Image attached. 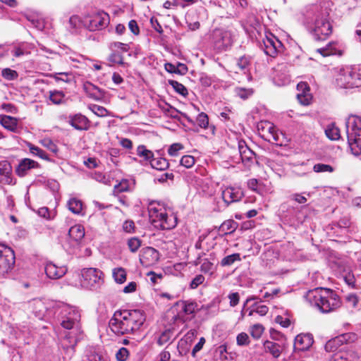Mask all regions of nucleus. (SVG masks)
Segmentation results:
<instances>
[{
	"label": "nucleus",
	"mask_w": 361,
	"mask_h": 361,
	"mask_svg": "<svg viewBox=\"0 0 361 361\" xmlns=\"http://www.w3.org/2000/svg\"><path fill=\"white\" fill-rule=\"evenodd\" d=\"M54 308L57 322L63 329L72 330L61 340V347L71 357L73 354L75 346L80 339V312L76 307L63 303L56 305Z\"/></svg>",
	"instance_id": "nucleus-1"
},
{
	"label": "nucleus",
	"mask_w": 361,
	"mask_h": 361,
	"mask_svg": "<svg viewBox=\"0 0 361 361\" xmlns=\"http://www.w3.org/2000/svg\"><path fill=\"white\" fill-rule=\"evenodd\" d=\"M145 320V313L141 310L116 311L109 320V326L117 336L133 334L140 330Z\"/></svg>",
	"instance_id": "nucleus-2"
},
{
	"label": "nucleus",
	"mask_w": 361,
	"mask_h": 361,
	"mask_svg": "<svg viewBox=\"0 0 361 361\" xmlns=\"http://www.w3.org/2000/svg\"><path fill=\"white\" fill-rule=\"evenodd\" d=\"M311 306L322 313H329L337 310L341 304L338 295L329 288H317L307 292L305 296Z\"/></svg>",
	"instance_id": "nucleus-3"
},
{
	"label": "nucleus",
	"mask_w": 361,
	"mask_h": 361,
	"mask_svg": "<svg viewBox=\"0 0 361 361\" xmlns=\"http://www.w3.org/2000/svg\"><path fill=\"white\" fill-rule=\"evenodd\" d=\"M151 224L161 230H170L177 225V217L164 203L152 201L148 204Z\"/></svg>",
	"instance_id": "nucleus-4"
},
{
	"label": "nucleus",
	"mask_w": 361,
	"mask_h": 361,
	"mask_svg": "<svg viewBox=\"0 0 361 361\" xmlns=\"http://www.w3.org/2000/svg\"><path fill=\"white\" fill-rule=\"evenodd\" d=\"M345 126L350 148L354 155L358 156L361 154V118L350 116Z\"/></svg>",
	"instance_id": "nucleus-5"
},
{
	"label": "nucleus",
	"mask_w": 361,
	"mask_h": 361,
	"mask_svg": "<svg viewBox=\"0 0 361 361\" xmlns=\"http://www.w3.org/2000/svg\"><path fill=\"white\" fill-rule=\"evenodd\" d=\"M329 11L325 5L315 14L312 27V35L317 40H324L332 32V26L329 20Z\"/></svg>",
	"instance_id": "nucleus-6"
},
{
	"label": "nucleus",
	"mask_w": 361,
	"mask_h": 361,
	"mask_svg": "<svg viewBox=\"0 0 361 361\" xmlns=\"http://www.w3.org/2000/svg\"><path fill=\"white\" fill-rule=\"evenodd\" d=\"M337 85L343 88H354L361 86V74L350 67L340 71L336 78Z\"/></svg>",
	"instance_id": "nucleus-7"
},
{
	"label": "nucleus",
	"mask_w": 361,
	"mask_h": 361,
	"mask_svg": "<svg viewBox=\"0 0 361 361\" xmlns=\"http://www.w3.org/2000/svg\"><path fill=\"white\" fill-rule=\"evenodd\" d=\"M82 285L87 288H97L103 283V273L98 269H84L81 272Z\"/></svg>",
	"instance_id": "nucleus-8"
},
{
	"label": "nucleus",
	"mask_w": 361,
	"mask_h": 361,
	"mask_svg": "<svg viewBox=\"0 0 361 361\" xmlns=\"http://www.w3.org/2000/svg\"><path fill=\"white\" fill-rule=\"evenodd\" d=\"M15 264V254L13 250L0 244V279L11 271Z\"/></svg>",
	"instance_id": "nucleus-9"
},
{
	"label": "nucleus",
	"mask_w": 361,
	"mask_h": 361,
	"mask_svg": "<svg viewBox=\"0 0 361 361\" xmlns=\"http://www.w3.org/2000/svg\"><path fill=\"white\" fill-rule=\"evenodd\" d=\"M260 48L269 56L275 57L278 53L283 51V44L281 41L271 32H266L264 37L260 42Z\"/></svg>",
	"instance_id": "nucleus-10"
},
{
	"label": "nucleus",
	"mask_w": 361,
	"mask_h": 361,
	"mask_svg": "<svg viewBox=\"0 0 361 361\" xmlns=\"http://www.w3.org/2000/svg\"><path fill=\"white\" fill-rule=\"evenodd\" d=\"M109 23V16L104 11H99L94 13L91 16L86 18L84 21L85 26L90 31L102 30L107 27Z\"/></svg>",
	"instance_id": "nucleus-11"
},
{
	"label": "nucleus",
	"mask_w": 361,
	"mask_h": 361,
	"mask_svg": "<svg viewBox=\"0 0 361 361\" xmlns=\"http://www.w3.org/2000/svg\"><path fill=\"white\" fill-rule=\"evenodd\" d=\"M259 135L265 140L282 145L280 141V134L277 133L274 124L269 121H261L257 124Z\"/></svg>",
	"instance_id": "nucleus-12"
},
{
	"label": "nucleus",
	"mask_w": 361,
	"mask_h": 361,
	"mask_svg": "<svg viewBox=\"0 0 361 361\" xmlns=\"http://www.w3.org/2000/svg\"><path fill=\"white\" fill-rule=\"evenodd\" d=\"M212 43L216 51H225L231 45V34L228 31L216 29L212 33Z\"/></svg>",
	"instance_id": "nucleus-13"
},
{
	"label": "nucleus",
	"mask_w": 361,
	"mask_h": 361,
	"mask_svg": "<svg viewBox=\"0 0 361 361\" xmlns=\"http://www.w3.org/2000/svg\"><path fill=\"white\" fill-rule=\"evenodd\" d=\"M355 337V334L351 333L341 334L328 341L325 344L324 348L327 352H334L342 345L353 341Z\"/></svg>",
	"instance_id": "nucleus-14"
},
{
	"label": "nucleus",
	"mask_w": 361,
	"mask_h": 361,
	"mask_svg": "<svg viewBox=\"0 0 361 361\" xmlns=\"http://www.w3.org/2000/svg\"><path fill=\"white\" fill-rule=\"evenodd\" d=\"M159 259V252L152 247L143 248L140 254V262L144 267H150L155 264Z\"/></svg>",
	"instance_id": "nucleus-15"
},
{
	"label": "nucleus",
	"mask_w": 361,
	"mask_h": 361,
	"mask_svg": "<svg viewBox=\"0 0 361 361\" xmlns=\"http://www.w3.org/2000/svg\"><path fill=\"white\" fill-rule=\"evenodd\" d=\"M0 124L13 133H20L23 129L20 118L8 115L0 114Z\"/></svg>",
	"instance_id": "nucleus-16"
},
{
	"label": "nucleus",
	"mask_w": 361,
	"mask_h": 361,
	"mask_svg": "<svg viewBox=\"0 0 361 361\" xmlns=\"http://www.w3.org/2000/svg\"><path fill=\"white\" fill-rule=\"evenodd\" d=\"M33 48L34 45L32 44L22 42L11 45L8 49V51L13 57L20 58L24 56L30 54Z\"/></svg>",
	"instance_id": "nucleus-17"
},
{
	"label": "nucleus",
	"mask_w": 361,
	"mask_h": 361,
	"mask_svg": "<svg viewBox=\"0 0 361 361\" xmlns=\"http://www.w3.org/2000/svg\"><path fill=\"white\" fill-rule=\"evenodd\" d=\"M221 196L224 202L228 205L240 201L244 196V193L240 188L230 186L222 190Z\"/></svg>",
	"instance_id": "nucleus-18"
},
{
	"label": "nucleus",
	"mask_w": 361,
	"mask_h": 361,
	"mask_svg": "<svg viewBox=\"0 0 361 361\" xmlns=\"http://www.w3.org/2000/svg\"><path fill=\"white\" fill-rule=\"evenodd\" d=\"M0 183L3 185H14L16 183L12 174L11 165L6 160L0 161Z\"/></svg>",
	"instance_id": "nucleus-19"
},
{
	"label": "nucleus",
	"mask_w": 361,
	"mask_h": 361,
	"mask_svg": "<svg viewBox=\"0 0 361 361\" xmlns=\"http://www.w3.org/2000/svg\"><path fill=\"white\" fill-rule=\"evenodd\" d=\"M68 119V123L75 130H87L90 128L89 119L82 114H70Z\"/></svg>",
	"instance_id": "nucleus-20"
},
{
	"label": "nucleus",
	"mask_w": 361,
	"mask_h": 361,
	"mask_svg": "<svg viewBox=\"0 0 361 361\" xmlns=\"http://www.w3.org/2000/svg\"><path fill=\"white\" fill-rule=\"evenodd\" d=\"M314 343L313 336L311 334H300L295 338L294 348L298 351L308 350Z\"/></svg>",
	"instance_id": "nucleus-21"
},
{
	"label": "nucleus",
	"mask_w": 361,
	"mask_h": 361,
	"mask_svg": "<svg viewBox=\"0 0 361 361\" xmlns=\"http://www.w3.org/2000/svg\"><path fill=\"white\" fill-rule=\"evenodd\" d=\"M298 93L297 98L298 102L302 105H309L312 101V97L310 92V87L305 82H300L297 85Z\"/></svg>",
	"instance_id": "nucleus-22"
},
{
	"label": "nucleus",
	"mask_w": 361,
	"mask_h": 361,
	"mask_svg": "<svg viewBox=\"0 0 361 361\" xmlns=\"http://www.w3.org/2000/svg\"><path fill=\"white\" fill-rule=\"evenodd\" d=\"M45 273L51 279H58L63 276L67 272L65 266L58 267L52 262H48L44 267Z\"/></svg>",
	"instance_id": "nucleus-23"
},
{
	"label": "nucleus",
	"mask_w": 361,
	"mask_h": 361,
	"mask_svg": "<svg viewBox=\"0 0 361 361\" xmlns=\"http://www.w3.org/2000/svg\"><path fill=\"white\" fill-rule=\"evenodd\" d=\"M39 167V164L34 160L30 159H22L16 169V174L20 177L25 176L27 172L32 169H36Z\"/></svg>",
	"instance_id": "nucleus-24"
},
{
	"label": "nucleus",
	"mask_w": 361,
	"mask_h": 361,
	"mask_svg": "<svg viewBox=\"0 0 361 361\" xmlns=\"http://www.w3.org/2000/svg\"><path fill=\"white\" fill-rule=\"evenodd\" d=\"M357 354L353 350H339L334 353L329 361H358Z\"/></svg>",
	"instance_id": "nucleus-25"
},
{
	"label": "nucleus",
	"mask_w": 361,
	"mask_h": 361,
	"mask_svg": "<svg viewBox=\"0 0 361 361\" xmlns=\"http://www.w3.org/2000/svg\"><path fill=\"white\" fill-rule=\"evenodd\" d=\"M317 52L319 53L323 56H329L331 55H338L343 54V51L341 49V46L334 42H329L325 47L317 49Z\"/></svg>",
	"instance_id": "nucleus-26"
},
{
	"label": "nucleus",
	"mask_w": 361,
	"mask_h": 361,
	"mask_svg": "<svg viewBox=\"0 0 361 361\" xmlns=\"http://www.w3.org/2000/svg\"><path fill=\"white\" fill-rule=\"evenodd\" d=\"M238 150L243 162H252L255 154L245 144V141L238 142Z\"/></svg>",
	"instance_id": "nucleus-27"
},
{
	"label": "nucleus",
	"mask_w": 361,
	"mask_h": 361,
	"mask_svg": "<svg viewBox=\"0 0 361 361\" xmlns=\"http://www.w3.org/2000/svg\"><path fill=\"white\" fill-rule=\"evenodd\" d=\"M30 305L32 307L35 315L39 318L43 317L48 312L47 307L44 302L40 299H34L30 302Z\"/></svg>",
	"instance_id": "nucleus-28"
},
{
	"label": "nucleus",
	"mask_w": 361,
	"mask_h": 361,
	"mask_svg": "<svg viewBox=\"0 0 361 361\" xmlns=\"http://www.w3.org/2000/svg\"><path fill=\"white\" fill-rule=\"evenodd\" d=\"M49 99L51 104L60 105L66 104L68 98L63 91L54 90L49 92Z\"/></svg>",
	"instance_id": "nucleus-29"
},
{
	"label": "nucleus",
	"mask_w": 361,
	"mask_h": 361,
	"mask_svg": "<svg viewBox=\"0 0 361 361\" xmlns=\"http://www.w3.org/2000/svg\"><path fill=\"white\" fill-rule=\"evenodd\" d=\"M264 348L266 353H269L274 357L278 358L282 352V347L279 343L271 341L264 342Z\"/></svg>",
	"instance_id": "nucleus-30"
},
{
	"label": "nucleus",
	"mask_w": 361,
	"mask_h": 361,
	"mask_svg": "<svg viewBox=\"0 0 361 361\" xmlns=\"http://www.w3.org/2000/svg\"><path fill=\"white\" fill-rule=\"evenodd\" d=\"M83 89L87 94L94 99H99L103 94L102 90L91 82L85 83Z\"/></svg>",
	"instance_id": "nucleus-31"
},
{
	"label": "nucleus",
	"mask_w": 361,
	"mask_h": 361,
	"mask_svg": "<svg viewBox=\"0 0 361 361\" xmlns=\"http://www.w3.org/2000/svg\"><path fill=\"white\" fill-rule=\"evenodd\" d=\"M238 227V224L234 220L228 219L224 221L219 228V232L221 235H228L233 233Z\"/></svg>",
	"instance_id": "nucleus-32"
},
{
	"label": "nucleus",
	"mask_w": 361,
	"mask_h": 361,
	"mask_svg": "<svg viewBox=\"0 0 361 361\" xmlns=\"http://www.w3.org/2000/svg\"><path fill=\"white\" fill-rule=\"evenodd\" d=\"M68 234L73 240L80 241L85 236V229L83 226L80 224L73 226L70 228Z\"/></svg>",
	"instance_id": "nucleus-33"
},
{
	"label": "nucleus",
	"mask_w": 361,
	"mask_h": 361,
	"mask_svg": "<svg viewBox=\"0 0 361 361\" xmlns=\"http://www.w3.org/2000/svg\"><path fill=\"white\" fill-rule=\"evenodd\" d=\"M112 276L116 283L122 284L126 281L127 273L123 267H116L112 270Z\"/></svg>",
	"instance_id": "nucleus-34"
},
{
	"label": "nucleus",
	"mask_w": 361,
	"mask_h": 361,
	"mask_svg": "<svg viewBox=\"0 0 361 361\" xmlns=\"http://www.w3.org/2000/svg\"><path fill=\"white\" fill-rule=\"evenodd\" d=\"M68 207L69 210L75 214H82V202L77 198H71L68 202Z\"/></svg>",
	"instance_id": "nucleus-35"
},
{
	"label": "nucleus",
	"mask_w": 361,
	"mask_h": 361,
	"mask_svg": "<svg viewBox=\"0 0 361 361\" xmlns=\"http://www.w3.org/2000/svg\"><path fill=\"white\" fill-rule=\"evenodd\" d=\"M150 165L157 170L164 171L169 168V163L164 158H153L152 160H151Z\"/></svg>",
	"instance_id": "nucleus-36"
},
{
	"label": "nucleus",
	"mask_w": 361,
	"mask_h": 361,
	"mask_svg": "<svg viewBox=\"0 0 361 361\" xmlns=\"http://www.w3.org/2000/svg\"><path fill=\"white\" fill-rule=\"evenodd\" d=\"M137 155L142 158L145 161L151 162L154 158V154L152 151L147 149L145 145H139L137 148Z\"/></svg>",
	"instance_id": "nucleus-37"
},
{
	"label": "nucleus",
	"mask_w": 361,
	"mask_h": 361,
	"mask_svg": "<svg viewBox=\"0 0 361 361\" xmlns=\"http://www.w3.org/2000/svg\"><path fill=\"white\" fill-rule=\"evenodd\" d=\"M326 135L332 140H337L340 138V130L334 123L329 124L325 129Z\"/></svg>",
	"instance_id": "nucleus-38"
},
{
	"label": "nucleus",
	"mask_w": 361,
	"mask_h": 361,
	"mask_svg": "<svg viewBox=\"0 0 361 361\" xmlns=\"http://www.w3.org/2000/svg\"><path fill=\"white\" fill-rule=\"evenodd\" d=\"M241 260L240 255L239 253H234L224 257L220 264L222 267H228L232 265L235 262Z\"/></svg>",
	"instance_id": "nucleus-39"
},
{
	"label": "nucleus",
	"mask_w": 361,
	"mask_h": 361,
	"mask_svg": "<svg viewBox=\"0 0 361 361\" xmlns=\"http://www.w3.org/2000/svg\"><path fill=\"white\" fill-rule=\"evenodd\" d=\"M251 64V58L248 56H243L240 57L237 61V66L239 69L243 73H246L249 70Z\"/></svg>",
	"instance_id": "nucleus-40"
},
{
	"label": "nucleus",
	"mask_w": 361,
	"mask_h": 361,
	"mask_svg": "<svg viewBox=\"0 0 361 361\" xmlns=\"http://www.w3.org/2000/svg\"><path fill=\"white\" fill-rule=\"evenodd\" d=\"M89 109L97 116L99 117H105L110 116L109 111L104 106L92 104L89 106Z\"/></svg>",
	"instance_id": "nucleus-41"
},
{
	"label": "nucleus",
	"mask_w": 361,
	"mask_h": 361,
	"mask_svg": "<svg viewBox=\"0 0 361 361\" xmlns=\"http://www.w3.org/2000/svg\"><path fill=\"white\" fill-rule=\"evenodd\" d=\"M264 331V328L262 324H256L250 327V334H251L252 337L255 339H259L263 332Z\"/></svg>",
	"instance_id": "nucleus-42"
},
{
	"label": "nucleus",
	"mask_w": 361,
	"mask_h": 361,
	"mask_svg": "<svg viewBox=\"0 0 361 361\" xmlns=\"http://www.w3.org/2000/svg\"><path fill=\"white\" fill-rule=\"evenodd\" d=\"M313 171L315 173H332L334 171V169L329 164L319 163L314 165Z\"/></svg>",
	"instance_id": "nucleus-43"
},
{
	"label": "nucleus",
	"mask_w": 361,
	"mask_h": 361,
	"mask_svg": "<svg viewBox=\"0 0 361 361\" xmlns=\"http://www.w3.org/2000/svg\"><path fill=\"white\" fill-rule=\"evenodd\" d=\"M1 76L7 80H14L18 78V73L16 71L9 68H3L1 70Z\"/></svg>",
	"instance_id": "nucleus-44"
},
{
	"label": "nucleus",
	"mask_w": 361,
	"mask_h": 361,
	"mask_svg": "<svg viewBox=\"0 0 361 361\" xmlns=\"http://www.w3.org/2000/svg\"><path fill=\"white\" fill-rule=\"evenodd\" d=\"M169 82L177 93L183 97H186L188 95V90L183 84L176 80H171Z\"/></svg>",
	"instance_id": "nucleus-45"
},
{
	"label": "nucleus",
	"mask_w": 361,
	"mask_h": 361,
	"mask_svg": "<svg viewBox=\"0 0 361 361\" xmlns=\"http://www.w3.org/2000/svg\"><path fill=\"white\" fill-rule=\"evenodd\" d=\"M29 149L32 154L36 155L42 159L49 160V157L47 153L39 147L33 145H30Z\"/></svg>",
	"instance_id": "nucleus-46"
},
{
	"label": "nucleus",
	"mask_w": 361,
	"mask_h": 361,
	"mask_svg": "<svg viewBox=\"0 0 361 361\" xmlns=\"http://www.w3.org/2000/svg\"><path fill=\"white\" fill-rule=\"evenodd\" d=\"M235 92L240 98L246 99L253 94V90L250 88L236 87Z\"/></svg>",
	"instance_id": "nucleus-47"
},
{
	"label": "nucleus",
	"mask_w": 361,
	"mask_h": 361,
	"mask_svg": "<svg viewBox=\"0 0 361 361\" xmlns=\"http://www.w3.org/2000/svg\"><path fill=\"white\" fill-rule=\"evenodd\" d=\"M195 163V159L194 157L191 155H185L183 156L180 160V164L181 166L189 169L194 166Z\"/></svg>",
	"instance_id": "nucleus-48"
},
{
	"label": "nucleus",
	"mask_w": 361,
	"mask_h": 361,
	"mask_svg": "<svg viewBox=\"0 0 361 361\" xmlns=\"http://www.w3.org/2000/svg\"><path fill=\"white\" fill-rule=\"evenodd\" d=\"M250 340L247 335V334L245 332H241L237 335L236 337V343L239 346H245L248 345L250 344Z\"/></svg>",
	"instance_id": "nucleus-49"
},
{
	"label": "nucleus",
	"mask_w": 361,
	"mask_h": 361,
	"mask_svg": "<svg viewBox=\"0 0 361 361\" xmlns=\"http://www.w3.org/2000/svg\"><path fill=\"white\" fill-rule=\"evenodd\" d=\"M128 246L132 252H135L141 246V240L137 238H130L128 240Z\"/></svg>",
	"instance_id": "nucleus-50"
},
{
	"label": "nucleus",
	"mask_w": 361,
	"mask_h": 361,
	"mask_svg": "<svg viewBox=\"0 0 361 361\" xmlns=\"http://www.w3.org/2000/svg\"><path fill=\"white\" fill-rule=\"evenodd\" d=\"M200 270L204 274H212L214 271V264L208 259H204L200 265Z\"/></svg>",
	"instance_id": "nucleus-51"
},
{
	"label": "nucleus",
	"mask_w": 361,
	"mask_h": 361,
	"mask_svg": "<svg viewBox=\"0 0 361 361\" xmlns=\"http://www.w3.org/2000/svg\"><path fill=\"white\" fill-rule=\"evenodd\" d=\"M183 149V145L180 143H173L168 149V153L171 157H176L179 151Z\"/></svg>",
	"instance_id": "nucleus-52"
},
{
	"label": "nucleus",
	"mask_w": 361,
	"mask_h": 361,
	"mask_svg": "<svg viewBox=\"0 0 361 361\" xmlns=\"http://www.w3.org/2000/svg\"><path fill=\"white\" fill-rule=\"evenodd\" d=\"M197 308V304L193 302H184L183 307V311L186 314H192L195 312V310Z\"/></svg>",
	"instance_id": "nucleus-53"
},
{
	"label": "nucleus",
	"mask_w": 361,
	"mask_h": 361,
	"mask_svg": "<svg viewBox=\"0 0 361 361\" xmlns=\"http://www.w3.org/2000/svg\"><path fill=\"white\" fill-rule=\"evenodd\" d=\"M129 356V351L126 348H121L116 353L118 361H126Z\"/></svg>",
	"instance_id": "nucleus-54"
},
{
	"label": "nucleus",
	"mask_w": 361,
	"mask_h": 361,
	"mask_svg": "<svg viewBox=\"0 0 361 361\" xmlns=\"http://www.w3.org/2000/svg\"><path fill=\"white\" fill-rule=\"evenodd\" d=\"M197 122L201 128H206L209 125V118L206 114L202 112L197 116Z\"/></svg>",
	"instance_id": "nucleus-55"
},
{
	"label": "nucleus",
	"mask_w": 361,
	"mask_h": 361,
	"mask_svg": "<svg viewBox=\"0 0 361 361\" xmlns=\"http://www.w3.org/2000/svg\"><path fill=\"white\" fill-rule=\"evenodd\" d=\"M205 280V278L202 274H198L191 281L190 283V288L191 289L197 288L200 285L202 284Z\"/></svg>",
	"instance_id": "nucleus-56"
},
{
	"label": "nucleus",
	"mask_w": 361,
	"mask_h": 361,
	"mask_svg": "<svg viewBox=\"0 0 361 361\" xmlns=\"http://www.w3.org/2000/svg\"><path fill=\"white\" fill-rule=\"evenodd\" d=\"M111 48L115 50H121L122 52H127L130 47L128 44L115 42L111 44Z\"/></svg>",
	"instance_id": "nucleus-57"
},
{
	"label": "nucleus",
	"mask_w": 361,
	"mask_h": 361,
	"mask_svg": "<svg viewBox=\"0 0 361 361\" xmlns=\"http://www.w3.org/2000/svg\"><path fill=\"white\" fill-rule=\"evenodd\" d=\"M52 77L57 81L61 80L69 82L71 80V75L68 73H55Z\"/></svg>",
	"instance_id": "nucleus-58"
},
{
	"label": "nucleus",
	"mask_w": 361,
	"mask_h": 361,
	"mask_svg": "<svg viewBox=\"0 0 361 361\" xmlns=\"http://www.w3.org/2000/svg\"><path fill=\"white\" fill-rule=\"evenodd\" d=\"M109 61L114 63H118L120 65L124 64L123 56L118 52H116V51L113 52L109 56Z\"/></svg>",
	"instance_id": "nucleus-59"
},
{
	"label": "nucleus",
	"mask_w": 361,
	"mask_h": 361,
	"mask_svg": "<svg viewBox=\"0 0 361 361\" xmlns=\"http://www.w3.org/2000/svg\"><path fill=\"white\" fill-rule=\"evenodd\" d=\"M171 339V333L170 331H164L163 332L157 340V343L161 346L167 343Z\"/></svg>",
	"instance_id": "nucleus-60"
},
{
	"label": "nucleus",
	"mask_w": 361,
	"mask_h": 361,
	"mask_svg": "<svg viewBox=\"0 0 361 361\" xmlns=\"http://www.w3.org/2000/svg\"><path fill=\"white\" fill-rule=\"evenodd\" d=\"M147 276L149 277V281L153 285L159 283L163 278L162 274H156L154 271L148 272Z\"/></svg>",
	"instance_id": "nucleus-61"
},
{
	"label": "nucleus",
	"mask_w": 361,
	"mask_h": 361,
	"mask_svg": "<svg viewBox=\"0 0 361 361\" xmlns=\"http://www.w3.org/2000/svg\"><path fill=\"white\" fill-rule=\"evenodd\" d=\"M228 298L229 299V305L231 307H235L239 303L240 295L237 292L229 293Z\"/></svg>",
	"instance_id": "nucleus-62"
},
{
	"label": "nucleus",
	"mask_w": 361,
	"mask_h": 361,
	"mask_svg": "<svg viewBox=\"0 0 361 361\" xmlns=\"http://www.w3.org/2000/svg\"><path fill=\"white\" fill-rule=\"evenodd\" d=\"M276 322L279 324L281 326L287 328L290 325V320L287 317L278 315L276 319Z\"/></svg>",
	"instance_id": "nucleus-63"
},
{
	"label": "nucleus",
	"mask_w": 361,
	"mask_h": 361,
	"mask_svg": "<svg viewBox=\"0 0 361 361\" xmlns=\"http://www.w3.org/2000/svg\"><path fill=\"white\" fill-rule=\"evenodd\" d=\"M358 298L355 294H349L346 296V302L352 307H355L358 303Z\"/></svg>",
	"instance_id": "nucleus-64"
}]
</instances>
